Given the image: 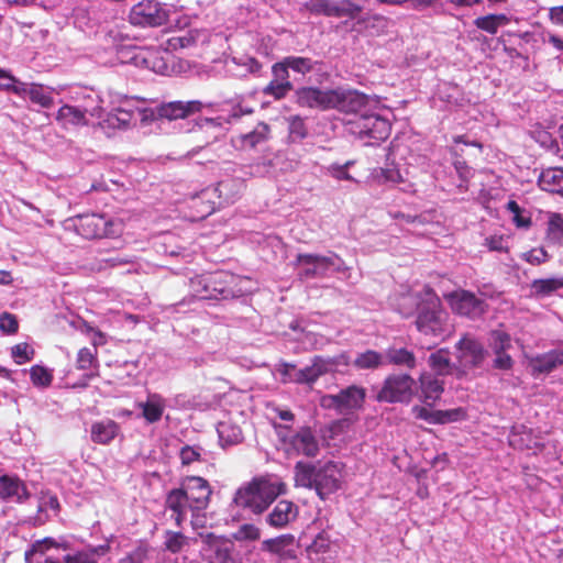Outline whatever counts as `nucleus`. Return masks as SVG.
<instances>
[{
  "mask_svg": "<svg viewBox=\"0 0 563 563\" xmlns=\"http://www.w3.org/2000/svg\"><path fill=\"white\" fill-rule=\"evenodd\" d=\"M398 310L405 318L415 314L417 330L424 335L443 338L450 332L448 312L442 308L441 299L430 286L402 296Z\"/></svg>",
  "mask_w": 563,
  "mask_h": 563,
  "instance_id": "obj_1",
  "label": "nucleus"
},
{
  "mask_svg": "<svg viewBox=\"0 0 563 563\" xmlns=\"http://www.w3.org/2000/svg\"><path fill=\"white\" fill-rule=\"evenodd\" d=\"M322 62L310 57L288 55L274 63L271 67L272 79L262 89L266 97L275 101L286 98L294 90L296 84H303L307 76Z\"/></svg>",
  "mask_w": 563,
  "mask_h": 563,
  "instance_id": "obj_2",
  "label": "nucleus"
},
{
  "mask_svg": "<svg viewBox=\"0 0 563 563\" xmlns=\"http://www.w3.org/2000/svg\"><path fill=\"white\" fill-rule=\"evenodd\" d=\"M296 486L314 489L325 500L341 487L342 466L333 461L305 462L298 461L294 467Z\"/></svg>",
  "mask_w": 563,
  "mask_h": 563,
  "instance_id": "obj_3",
  "label": "nucleus"
},
{
  "mask_svg": "<svg viewBox=\"0 0 563 563\" xmlns=\"http://www.w3.org/2000/svg\"><path fill=\"white\" fill-rule=\"evenodd\" d=\"M247 282L227 272H214L190 279L192 298L197 300H227L243 296L246 291L241 284Z\"/></svg>",
  "mask_w": 563,
  "mask_h": 563,
  "instance_id": "obj_4",
  "label": "nucleus"
},
{
  "mask_svg": "<svg viewBox=\"0 0 563 563\" xmlns=\"http://www.w3.org/2000/svg\"><path fill=\"white\" fill-rule=\"evenodd\" d=\"M279 495L278 486L264 477H255L240 486L234 493L231 509L261 515Z\"/></svg>",
  "mask_w": 563,
  "mask_h": 563,
  "instance_id": "obj_5",
  "label": "nucleus"
},
{
  "mask_svg": "<svg viewBox=\"0 0 563 563\" xmlns=\"http://www.w3.org/2000/svg\"><path fill=\"white\" fill-rule=\"evenodd\" d=\"M350 134L364 142L365 145L374 146L385 141L391 131L389 119L377 111L366 109L356 113L346 124Z\"/></svg>",
  "mask_w": 563,
  "mask_h": 563,
  "instance_id": "obj_6",
  "label": "nucleus"
},
{
  "mask_svg": "<svg viewBox=\"0 0 563 563\" xmlns=\"http://www.w3.org/2000/svg\"><path fill=\"white\" fill-rule=\"evenodd\" d=\"M342 364H347L344 354L336 357L317 355L312 358L311 365L303 368H297L294 364L284 363L280 373L289 382L312 385L319 377L336 371V367Z\"/></svg>",
  "mask_w": 563,
  "mask_h": 563,
  "instance_id": "obj_7",
  "label": "nucleus"
},
{
  "mask_svg": "<svg viewBox=\"0 0 563 563\" xmlns=\"http://www.w3.org/2000/svg\"><path fill=\"white\" fill-rule=\"evenodd\" d=\"M225 175L218 181L217 186L202 189L200 198L216 196L218 206L223 203H233L243 192L245 187V174L239 168V165L232 162L225 163Z\"/></svg>",
  "mask_w": 563,
  "mask_h": 563,
  "instance_id": "obj_8",
  "label": "nucleus"
},
{
  "mask_svg": "<svg viewBox=\"0 0 563 563\" xmlns=\"http://www.w3.org/2000/svg\"><path fill=\"white\" fill-rule=\"evenodd\" d=\"M75 230L87 240L117 238L123 231V223L121 220L106 214H80L75 219Z\"/></svg>",
  "mask_w": 563,
  "mask_h": 563,
  "instance_id": "obj_9",
  "label": "nucleus"
},
{
  "mask_svg": "<svg viewBox=\"0 0 563 563\" xmlns=\"http://www.w3.org/2000/svg\"><path fill=\"white\" fill-rule=\"evenodd\" d=\"M297 262L299 265L298 276L300 280L325 277L346 268L343 260L333 253L325 256L299 254Z\"/></svg>",
  "mask_w": 563,
  "mask_h": 563,
  "instance_id": "obj_10",
  "label": "nucleus"
},
{
  "mask_svg": "<svg viewBox=\"0 0 563 563\" xmlns=\"http://www.w3.org/2000/svg\"><path fill=\"white\" fill-rule=\"evenodd\" d=\"M173 5L156 0H142L131 8L129 19L133 25L156 27L170 22Z\"/></svg>",
  "mask_w": 563,
  "mask_h": 563,
  "instance_id": "obj_11",
  "label": "nucleus"
},
{
  "mask_svg": "<svg viewBox=\"0 0 563 563\" xmlns=\"http://www.w3.org/2000/svg\"><path fill=\"white\" fill-rule=\"evenodd\" d=\"M416 387L415 379L407 373L388 375L376 395V400L386 404L409 402Z\"/></svg>",
  "mask_w": 563,
  "mask_h": 563,
  "instance_id": "obj_12",
  "label": "nucleus"
},
{
  "mask_svg": "<svg viewBox=\"0 0 563 563\" xmlns=\"http://www.w3.org/2000/svg\"><path fill=\"white\" fill-rule=\"evenodd\" d=\"M89 98L95 101V106L80 108L78 106L64 104L57 111L56 121L65 129H69L87 125V115L101 118V110L104 100L96 90L90 91Z\"/></svg>",
  "mask_w": 563,
  "mask_h": 563,
  "instance_id": "obj_13",
  "label": "nucleus"
},
{
  "mask_svg": "<svg viewBox=\"0 0 563 563\" xmlns=\"http://www.w3.org/2000/svg\"><path fill=\"white\" fill-rule=\"evenodd\" d=\"M366 391L363 387L351 385L341 389L338 394L324 395L320 399L321 407L335 410L339 413H349L363 407Z\"/></svg>",
  "mask_w": 563,
  "mask_h": 563,
  "instance_id": "obj_14",
  "label": "nucleus"
},
{
  "mask_svg": "<svg viewBox=\"0 0 563 563\" xmlns=\"http://www.w3.org/2000/svg\"><path fill=\"white\" fill-rule=\"evenodd\" d=\"M130 103L131 99L124 96L119 101L118 107H113L106 117L101 115V118H99L101 129L107 131V133L114 130H126L134 124L139 118H145L139 108H132ZM102 112L103 109L101 110V113Z\"/></svg>",
  "mask_w": 563,
  "mask_h": 563,
  "instance_id": "obj_15",
  "label": "nucleus"
},
{
  "mask_svg": "<svg viewBox=\"0 0 563 563\" xmlns=\"http://www.w3.org/2000/svg\"><path fill=\"white\" fill-rule=\"evenodd\" d=\"M445 298L453 312L473 320L481 318L487 309L486 301L470 290L457 289Z\"/></svg>",
  "mask_w": 563,
  "mask_h": 563,
  "instance_id": "obj_16",
  "label": "nucleus"
},
{
  "mask_svg": "<svg viewBox=\"0 0 563 563\" xmlns=\"http://www.w3.org/2000/svg\"><path fill=\"white\" fill-rule=\"evenodd\" d=\"M294 102L299 108L318 111L330 110L332 89H321L314 86L301 85L292 90Z\"/></svg>",
  "mask_w": 563,
  "mask_h": 563,
  "instance_id": "obj_17",
  "label": "nucleus"
},
{
  "mask_svg": "<svg viewBox=\"0 0 563 563\" xmlns=\"http://www.w3.org/2000/svg\"><path fill=\"white\" fill-rule=\"evenodd\" d=\"M368 102L369 98L362 92L336 88L332 89L330 110L352 113L355 117L356 113H362L367 109Z\"/></svg>",
  "mask_w": 563,
  "mask_h": 563,
  "instance_id": "obj_18",
  "label": "nucleus"
},
{
  "mask_svg": "<svg viewBox=\"0 0 563 563\" xmlns=\"http://www.w3.org/2000/svg\"><path fill=\"white\" fill-rule=\"evenodd\" d=\"M179 488L192 504V512L205 510L208 507L212 490L203 477L186 476L181 479Z\"/></svg>",
  "mask_w": 563,
  "mask_h": 563,
  "instance_id": "obj_19",
  "label": "nucleus"
},
{
  "mask_svg": "<svg viewBox=\"0 0 563 563\" xmlns=\"http://www.w3.org/2000/svg\"><path fill=\"white\" fill-rule=\"evenodd\" d=\"M213 103L200 100H175L162 102L156 107V114L161 119L178 120L201 112L205 108H212Z\"/></svg>",
  "mask_w": 563,
  "mask_h": 563,
  "instance_id": "obj_20",
  "label": "nucleus"
},
{
  "mask_svg": "<svg viewBox=\"0 0 563 563\" xmlns=\"http://www.w3.org/2000/svg\"><path fill=\"white\" fill-rule=\"evenodd\" d=\"M225 104L228 107H230V114L228 117L218 115L214 118H200L199 120L196 121L195 125L200 131H205V132H208L211 130H217L219 132H222L225 130V125L231 122V119H239L242 115L253 113V108L243 104V102L240 98L230 100Z\"/></svg>",
  "mask_w": 563,
  "mask_h": 563,
  "instance_id": "obj_21",
  "label": "nucleus"
},
{
  "mask_svg": "<svg viewBox=\"0 0 563 563\" xmlns=\"http://www.w3.org/2000/svg\"><path fill=\"white\" fill-rule=\"evenodd\" d=\"M460 363L467 368H482L488 355L487 350L476 339L463 336L456 344Z\"/></svg>",
  "mask_w": 563,
  "mask_h": 563,
  "instance_id": "obj_22",
  "label": "nucleus"
},
{
  "mask_svg": "<svg viewBox=\"0 0 563 563\" xmlns=\"http://www.w3.org/2000/svg\"><path fill=\"white\" fill-rule=\"evenodd\" d=\"M165 508L172 512L170 519L177 527H181L187 520L189 511L192 512V504L179 487L173 488L166 494Z\"/></svg>",
  "mask_w": 563,
  "mask_h": 563,
  "instance_id": "obj_23",
  "label": "nucleus"
},
{
  "mask_svg": "<svg viewBox=\"0 0 563 563\" xmlns=\"http://www.w3.org/2000/svg\"><path fill=\"white\" fill-rule=\"evenodd\" d=\"M289 445L297 454L307 457H316L320 451V441L316 432L309 427L296 431L289 439Z\"/></svg>",
  "mask_w": 563,
  "mask_h": 563,
  "instance_id": "obj_24",
  "label": "nucleus"
},
{
  "mask_svg": "<svg viewBox=\"0 0 563 563\" xmlns=\"http://www.w3.org/2000/svg\"><path fill=\"white\" fill-rule=\"evenodd\" d=\"M563 365V350H551L537 354L528 360L530 373L534 378L548 375Z\"/></svg>",
  "mask_w": 563,
  "mask_h": 563,
  "instance_id": "obj_25",
  "label": "nucleus"
},
{
  "mask_svg": "<svg viewBox=\"0 0 563 563\" xmlns=\"http://www.w3.org/2000/svg\"><path fill=\"white\" fill-rule=\"evenodd\" d=\"M30 493L25 483L14 475L0 476V499L7 503L22 504L27 500Z\"/></svg>",
  "mask_w": 563,
  "mask_h": 563,
  "instance_id": "obj_26",
  "label": "nucleus"
},
{
  "mask_svg": "<svg viewBox=\"0 0 563 563\" xmlns=\"http://www.w3.org/2000/svg\"><path fill=\"white\" fill-rule=\"evenodd\" d=\"M295 537L292 534H282L276 538L266 539L262 542V551L279 556V563H296V553L294 550Z\"/></svg>",
  "mask_w": 563,
  "mask_h": 563,
  "instance_id": "obj_27",
  "label": "nucleus"
},
{
  "mask_svg": "<svg viewBox=\"0 0 563 563\" xmlns=\"http://www.w3.org/2000/svg\"><path fill=\"white\" fill-rule=\"evenodd\" d=\"M167 53L156 49H140L137 51L132 60L136 66L144 67L159 75H167L169 73V65L166 57Z\"/></svg>",
  "mask_w": 563,
  "mask_h": 563,
  "instance_id": "obj_28",
  "label": "nucleus"
},
{
  "mask_svg": "<svg viewBox=\"0 0 563 563\" xmlns=\"http://www.w3.org/2000/svg\"><path fill=\"white\" fill-rule=\"evenodd\" d=\"M208 563H242V558L230 540L218 539L210 543L207 554Z\"/></svg>",
  "mask_w": 563,
  "mask_h": 563,
  "instance_id": "obj_29",
  "label": "nucleus"
},
{
  "mask_svg": "<svg viewBox=\"0 0 563 563\" xmlns=\"http://www.w3.org/2000/svg\"><path fill=\"white\" fill-rule=\"evenodd\" d=\"M420 399L427 406H433L444 390V382L432 373H422L419 377Z\"/></svg>",
  "mask_w": 563,
  "mask_h": 563,
  "instance_id": "obj_30",
  "label": "nucleus"
},
{
  "mask_svg": "<svg viewBox=\"0 0 563 563\" xmlns=\"http://www.w3.org/2000/svg\"><path fill=\"white\" fill-rule=\"evenodd\" d=\"M166 406V399L157 393H150L146 401L136 404V407L142 410L141 416L150 424L162 419Z\"/></svg>",
  "mask_w": 563,
  "mask_h": 563,
  "instance_id": "obj_31",
  "label": "nucleus"
},
{
  "mask_svg": "<svg viewBox=\"0 0 563 563\" xmlns=\"http://www.w3.org/2000/svg\"><path fill=\"white\" fill-rule=\"evenodd\" d=\"M277 156L274 154L264 155L260 159L247 164L239 165L241 172L245 174L246 179L252 177H274L276 175Z\"/></svg>",
  "mask_w": 563,
  "mask_h": 563,
  "instance_id": "obj_32",
  "label": "nucleus"
},
{
  "mask_svg": "<svg viewBox=\"0 0 563 563\" xmlns=\"http://www.w3.org/2000/svg\"><path fill=\"white\" fill-rule=\"evenodd\" d=\"M277 156L274 154L264 155L260 159L247 164L239 165L241 172L245 174L246 179L252 177H274L276 175Z\"/></svg>",
  "mask_w": 563,
  "mask_h": 563,
  "instance_id": "obj_33",
  "label": "nucleus"
},
{
  "mask_svg": "<svg viewBox=\"0 0 563 563\" xmlns=\"http://www.w3.org/2000/svg\"><path fill=\"white\" fill-rule=\"evenodd\" d=\"M277 156L274 154L264 155L260 159L247 164L239 165L241 172L245 174L246 179L252 177H274L276 175Z\"/></svg>",
  "mask_w": 563,
  "mask_h": 563,
  "instance_id": "obj_34",
  "label": "nucleus"
},
{
  "mask_svg": "<svg viewBox=\"0 0 563 563\" xmlns=\"http://www.w3.org/2000/svg\"><path fill=\"white\" fill-rule=\"evenodd\" d=\"M297 516L295 505L289 500H279L267 515L266 522L273 528H284Z\"/></svg>",
  "mask_w": 563,
  "mask_h": 563,
  "instance_id": "obj_35",
  "label": "nucleus"
},
{
  "mask_svg": "<svg viewBox=\"0 0 563 563\" xmlns=\"http://www.w3.org/2000/svg\"><path fill=\"white\" fill-rule=\"evenodd\" d=\"M269 135V125L265 122H258L252 131L241 134L238 137L236 143L241 150H254L266 143Z\"/></svg>",
  "mask_w": 563,
  "mask_h": 563,
  "instance_id": "obj_36",
  "label": "nucleus"
},
{
  "mask_svg": "<svg viewBox=\"0 0 563 563\" xmlns=\"http://www.w3.org/2000/svg\"><path fill=\"white\" fill-rule=\"evenodd\" d=\"M384 360L390 365L408 371L413 369L417 366V357L415 353L405 346H389L385 351Z\"/></svg>",
  "mask_w": 563,
  "mask_h": 563,
  "instance_id": "obj_37",
  "label": "nucleus"
},
{
  "mask_svg": "<svg viewBox=\"0 0 563 563\" xmlns=\"http://www.w3.org/2000/svg\"><path fill=\"white\" fill-rule=\"evenodd\" d=\"M24 92L21 97H29L32 103L40 106L44 109H49L54 104L53 92L54 89L44 87L41 84H26L24 82Z\"/></svg>",
  "mask_w": 563,
  "mask_h": 563,
  "instance_id": "obj_38",
  "label": "nucleus"
},
{
  "mask_svg": "<svg viewBox=\"0 0 563 563\" xmlns=\"http://www.w3.org/2000/svg\"><path fill=\"white\" fill-rule=\"evenodd\" d=\"M120 426L114 420L106 419L92 423L90 437L92 442L109 444L119 433Z\"/></svg>",
  "mask_w": 563,
  "mask_h": 563,
  "instance_id": "obj_39",
  "label": "nucleus"
},
{
  "mask_svg": "<svg viewBox=\"0 0 563 563\" xmlns=\"http://www.w3.org/2000/svg\"><path fill=\"white\" fill-rule=\"evenodd\" d=\"M217 433L222 448L236 445L243 441L241 427L230 419L220 421L217 424Z\"/></svg>",
  "mask_w": 563,
  "mask_h": 563,
  "instance_id": "obj_40",
  "label": "nucleus"
},
{
  "mask_svg": "<svg viewBox=\"0 0 563 563\" xmlns=\"http://www.w3.org/2000/svg\"><path fill=\"white\" fill-rule=\"evenodd\" d=\"M305 8L314 15L343 18L347 11L334 0H309Z\"/></svg>",
  "mask_w": 563,
  "mask_h": 563,
  "instance_id": "obj_41",
  "label": "nucleus"
},
{
  "mask_svg": "<svg viewBox=\"0 0 563 563\" xmlns=\"http://www.w3.org/2000/svg\"><path fill=\"white\" fill-rule=\"evenodd\" d=\"M538 186L548 192L563 195V168H547L538 178Z\"/></svg>",
  "mask_w": 563,
  "mask_h": 563,
  "instance_id": "obj_42",
  "label": "nucleus"
},
{
  "mask_svg": "<svg viewBox=\"0 0 563 563\" xmlns=\"http://www.w3.org/2000/svg\"><path fill=\"white\" fill-rule=\"evenodd\" d=\"M429 366L437 376H445L452 373L453 364L450 360V353L445 349H440L430 354L428 360Z\"/></svg>",
  "mask_w": 563,
  "mask_h": 563,
  "instance_id": "obj_43",
  "label": "nucleus"
},
{
  "mask_svg": "<svg viewBox=\"0 0 563 563\" xmlns=\"http://www.w3.org/2000/svg\"><path fill=\"white\" fill-rule=\"evenodd\" d=\"M545 241L550 245L563 246V217L551 213L547 223Z\"/></svg>",
  "mask_w": 563,
  "mask_h": 563,
  "instance_id": "obj_44",
  "label": "nucleus"
},
{
  "mask_svg": "<svg viewBox=\"0 0 563 563\" xmlns=\"http://www.w3.org/2000/svg\"><path fill=\"white\" fill-rule=\"evenodd\" d=\"M509 23V18L506 14H487L478 16L474 20V25L489 34H496L498 29Z\"/></svg>",
  "mask_w": 563,
  "mask_h": 563,
  "instance_id": "obj_45",
  "label": "nucleus"
},
{
  "mask_svg": "<svg viewBox=\"0 0 563 563\" xmlns=\"http://www.w3.org/2000/svg\"><path fill=\"white\" fill-rule=\"evenodd\" d=\"M385 363L384 355L374 350L360 353L353 361L357 369H375Z\"/></svg>",
  "mask_w": 563,
  "mask_h": 563,
  "instance_id": "obj_46",
  "label": "nucleus"
},
{
  "mask_svg": "<svg viewBox=\"0 0 563 563\" xmlns=\"http://www.w3.org/2000/svg\"><path fill=\"white\" fill-rule=\"evenodd\" d=\"M202 190L190 199V207L196 209L197 218L205 219L207 216L213 213L217 209L218 201L214 200L216 196L209 198H200Z\"/></svg>",
  "mask_w": 563,
  "mask_h": 563,
  "instance_id": "obj_47",
  "label": "nucleus"
},
{
  "mask_svg": "<svg viewBox=\"0 0 563 563\" xmlns=\"http://www.w3.org/2000/svg\"><path fill=\"white\" fill-rule=\"evenodd\" d=\"M488 347L494 354L507 352L511 347V336L504 330H492L488 334Z\"/></svg>",
  "mask_w": 563,
  "mask_h": 563,
  "instance_id": "obj_48",
  "label": "nucleus"
},
{
  "mask_svg": "<svg viewBox=\"0 0 563 563\" xmlns=\"http://www.w3.org/2000/svg\"><path fill=\"white\" fill-rule=\"evenodd\" d=\"M308 136V128L305 120L299 115H291L288 119V142L300 143Z\"/></svg>",
  "mask_w": 563,
  "mask_h": 563,
  "instance_id": "obj_49",
  "label": "nucleus"
},
{
  "mask_svg": "<svg viewBox=\"0 0 563 563\" xmlns=\"http://www.w3.org/2000/svg\"><path fill=\"white\" fill-rule=\"evenodd\" d=\"M531 287L537 295L548 296L563 288V277L534 279Z\"/></svg>",
  "mask_w": 563,
  "mask_h": 563,
  "instance_id": "obj_50",
  "label": "nucleus"
},
{
  "mask_svg": "<svg viewBox=\"0 0 563 563\" xmlns=\"http://www.w3.org/2000/svg\"><path fill=\"white\" fill-rule=\"evenodd\" d=\"M32 384L37 388H47L53 382V372L42 365H33L30 368Z\"/></svg>",
  "mask_w": 563,
  "mask_h": 563,
  "instance_id": "obj_51",
  "label": "nucleus"
},
{
  "mask_svg": "<svg viewBox=\"0 0 563 563\" xmlns=\"http://www.w3.org/2000/svg\"><path fill=\"white\" fill-rule=\"evenodd\" d=\"M56 543L52 538H44L32 543L24 553L25 563H33L36 556H43L45 552Z\"/></svg>",
  "mask_w": 563,
  "mask_h": 563,
  "instance_id": "obj_52",
  "label": "nucleus"
},
{
  "mask_svg": "<svg viewBox=\"0 0 563 563\" xmlns=\"http://www.w3.org/2000/svg\"><path fill=\"white\" fill-rule=\"evenodd\" d=\"M0 90H5L16 96H22L25 91L24 82L20 81L9 71L0 69Z\"/></svg>",
  "mask_w": 563,
  "mask_h": 563,
  "instance_id": "obj_53",
  "label": "nucleus"
},
{
  "mask_svg": "<svg viewBox=\"0 0 563 563\" xmlns=\"http://www.w3.org/2000/svg\"><path fill=\"white\" fill-rule=\"evenodd\" d=\"M136 256L123 253L111 254L100 260L101 268L123 267L128 265H135Z\"/></svg>",
  "mask_w": 563,
  "mask_h": 563,
  "instance_id": "obj_54",
  "label": "nucleus"
},
{
  "mask_svg": "<svg viewBox=\"0 0 563 563\" xmlns=\"http://www.w3.org/2000/svg\"><path fill=\"white\" fill-rule=\"evenodd\" d=\"M96 347H82L77 353L76 367L80 371L91 368L98 361L96 357Z\"/></svg>",
  "mask_w": 563,
  "mask_h": 563,
  "instance_id": "obj_55",
  "label": "nucleus"
},
{
  "mask_svg": "<svg viewBox=\"0 0 563 563\" xmlns=\"http://www.w3.org/2000/svg\"><path fill=\"white\" fill-rule=\"evenodd\" d=\"M175 241H176L175 236L165 235L163 238V242L157 246V252L164 253L172 257H178V256L185 257V253L187 252V250L183 246L175 245Z\"/></svg>",
  "mask_w": 563,
  "mask_h": 563,
  "instance_id": "obj_56",
  "label": "nucleus"
},
{
  "mask_svg": "<svg viewBox=\"0 0 563 563\" xmlns=\"http://www.w3.org/2000/svg\"><path fill=\"white\" fill-rule=\"evenodd\" d=\"M206 451L199 445H185L180 449L179 457L183 465H190L194 462L202 461Z\"/></svg>",
  "mask_w": 563,
  "mask_h": 563,
  "instance_id": "obj_57",
  "label": "nucleus"
},
{
  "mask_svg": "<svg viewBox=\"0 0 563 563\" xmlns=\"http://www.w3.org/2000/svg\"><path fill=\"white\" fill-rule=\"evenodd\" d=\"M34 353V350L27 343H19L11 347V356L19 365L32 361Z\"/></svg>",
  "mask_w": 563,
  "mask_h": 563,
  "instance_id": "obj_58",
  "label": "nucleus"
},
{
  "mask_svg": "<svg viewBox=\"0 0 563 563\" xmlns=\"http://www.w3.org/2000/svg\"><path fill=\"white\" fill-rule=\"evenodd\" d=\"M261 530L252 525L244 523L233 533V538L238 541H254L260 539Z\"/></svg>",
  "mask_w": 563,
  "mask_h": 563,
  "instance_id": "obj_59",
  "label": "nucleus"
},
{
  "mask_svg": "<svg viewBox=\"0 0 563 563\" xmlns=\"http://www.w3.org/2000/svg\"><path fill=\"white\" fill-rule=\"evenodd\" d=\"M186 543V537L181 532L167 531L165 534V547L168 551L179 552Z\"/></svg>",
  "mask_w": 563,
  "mask_h": 563,
  "instance_id": "obj_60",
  "label": "nucleus"
},
{
  "mask_svg": "<svg viewBox=\"0 0 563 563\" xmlns=\"http://www.w3.org/2000/svg\"><path fill=\"white\" fill-rule=\"evenodd\" d=\"M453 166L461 179L460 188H467L466 184L472 177V168L466 164V162L460 157H456L453 162Z\"/></svg>",
  "mask_w": 563,
  "mask_h": 563,
  "instance_id": "obj_61",
  "label": "nucleus"
},
{
  "mask_svg": "<svg viewBox=\"0 0 563 563\" xmlns=\"http://www.w3.org/2000/svg\"><path fill=\"white\" fill-rule=\"evenodd\" d=\"M549 258L550 255L543 247L532 249L522 254V260L532 265H540L549 261Z\"/></svg>",
  "mask_w": 563,
  "mask_h": 563,
  "instance_id": "obj_62",
  "label": "nucleus"
},
{
  "mask_svg": "<svg viewBox=\"0 0 563 563\" xmlns=\"http://www.w3.org/2000/svg\"><path fill=\"white\" fill-rule=\"evenodd\" d=\"M331 545L330 538L327 533L320 532L313 539L311 544L308 547V551L311 553H325Z\"/></svg>",
  "mask_w": 563,
  "mask_h": 563,
  "instance_id": "obj_63",
  "label": "nucleus"
},
{
  "mask_svg": "<svg viewBox=\"0 0 563 563\" xmlns=\"http://www.w3.org/2000/svg\"><path fill=\"white\" fill-rule=\"evenodd\" d=\"M375 177L383 183L400 184L404 181L400 172L396 168H380Z\"/></svg>",
  "mask_w": 563,
  "mask_h": 563,
  "instance_id": "obj_64",
  "label": "nucleus"
}]
</instances>
